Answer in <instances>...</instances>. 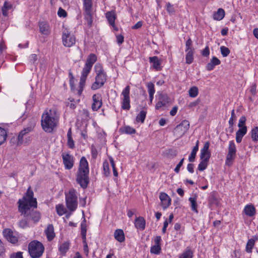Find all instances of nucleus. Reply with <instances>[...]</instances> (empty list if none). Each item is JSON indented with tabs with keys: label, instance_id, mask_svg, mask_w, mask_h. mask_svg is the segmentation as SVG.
<instances>
[{
	"label": "nucleus",
	"instance_id": "nucleus-1",
	"mask_svg": "<svg viewBox=\"0 0 258 258\" xmlns=\"http://www.w3.org/2000/svg\"><path fill=\"white\" fill-rule=\"evenodd\" d=\"M33 196V191L30 186L23 197L18 201V211L24 217L18 222V225L21 228L28 227L30 220L36 223L40 219L39 212L34 210L37 207V202L36 199Z\"/></svg>",
	"mask_w": 258,
	"mask_h": 258
},
{
	"label": "nucleus",
	"instance_id": "nucleus-2",
	"mask_svg": "<svg viewBox=\"0 0 258 258\" xmlns=\"http://www.w3.org/2000/svg\"><path fill=\"white\" fill-rule=\"evenodd\" d=\"M41 126L43 131L46 133H51L56 127L58 122V115L57 110L54 108L45 111L41 117Z\"/></svg>",
	"mask_w": 258,
	"mask_h": 258
},
{
	"label": "nucleus",
	"instance_id": "nucleus-3",
	"mask_svg": "<svg viewBox=\"0 0 258 258\" xmlns=\"http://www.w3.org/2000/svg\"><path fill=\"white\" fill-rule=\"evenodd\" d=\"M89 174L88 162L85 157H82L76 175V181L84 189L87 188L89 183Z\"/></svg>",
	"mask_w": 258,
	"mask_h": 258
},
{
	"label": "nucleus",
	"instance_id": "nucleus-4",
	"mask_svg": "<svg viewBox=\"0 0 258 258\" xmlns=\"http://www.w3.org/2000/svg\"><path fill=\"white\" fill-rule=\"evenodd\" d=\"M95 71L96 73L95 81L92 84L91 89L95 90L102 87L107 80V75L104 72L102 66L97 63L94 67Z\"/></svg>",
	"mask_w": 258,
	"mask_h": 258
},
{
	"label": "nucleus",
	"instance_id": "nucleus-5",
	"mask_svg": "<svg viewBox=\"0 0 258 258\" xmlns=\"http://www.w3.org/2000/svg\"><path fill=\"white\" fill-rule=\"evenodd\" d=\"M83 9L84 19L88 26L91 27L93 21V0H83Z\"/></svg>",
	"mask_w": 258,
	"mask_h": 258
},
{
	"label": "nucleus",
	"instance_id": "nucleus-6",
	"mask_svg": "<svg viewBox=\"0 0 258 258\" xmlns=\"http://www.w3.org/2000/svg\"><path fill=\"white\" fill-rule=\"evenodd\" d=\"M65 196L67 208L71 212L75 211L78 207V198L76 190L74 188H71L68 192L65 193Z\"/></svg>",
	"mask_w": 258,
	"mask_h": 258
},
{
	"label": "nucleus",
	"instance_id": "nucleus-7",
	"mask_svg": "<svg viewBox=\"0 0 258 258\" xmlns=\"http://www.w3.org/2000/svg\"><path fill=\"white\" fill-rule=\"evenodd\" d=\"M44 247L40 242L37 240L31 241L28 245V251L32 258H39L43 254Z\"/></svg>",
	"mask_w": 258,
	"mask_h": 258
},
{
	"label": "nucleus",
	"instance_id": "nucleus-8",
	"mask_svg": "<svg viewBox=\"0 0 258 258\" xmlns=\"http://www.w3.org/2000/svg\"><path fill=\"white\" fill-rule=\"evenodd\" d=\"M236 148L233 141H230L228 148V153L226 155L225 164L228 166H231L236 157Z\"/></svg>",
	"mask_w": 258,
	"mask_h": 258
},
{
	"label": "nucleus",
	"instance_id": "nucleus-9",
	"mask_svg": "<svg viewBox=\"0 0 258 258\" xmlns=\"http://www.w3.org/2000/svg\"><path fill=\"white\" fill-rule=\"evenodd\" d=\"M189 125V122L188 120H183L175 127L173 131L174 134L178 137L183 136L188 130Z\"/></svg>",
	"mask_w": 258,
	"mask_h": 258
},
{
	"label": "nucleus",
	"instance_id": "nucleus-10",
	"mask_svg": "<svg viewBox=\"0 0 258 258\" xmlns=\"http://www.w3.org/2000/svg\"><path fill=\"white\" fill-rule=\"evenodd\" d=\"M35 127V123H31L28 127L24 128L18 134L17 137V145L20 146L23 144H27L26 141H24V137L29 133L32 132Z\"/></svg>",
	"mask_w": 258,
	"mask_h": 258
},
{
	"label": "nucleus",
	"instance_id": "nucleus-11",
	"mask_svg": "<svg viewBox=\"0 0 258 258\" xmlns=\"http://www.w3.org/2000/svg\"><path fill=\"white\" fill-rule=\"evenodd\" d=\"M130 87L127 85L123 90L122 95L123 98L122 102V108L124 110H128L130 109Z\"/></svg>",
	"mask_w": 258,
	"mask_h": 258
},
{
	"label": "nucleus",
	"instance_id": "nucleus-12",
	"mask_svg": "<svg viewBox=\"0 0 258 258\" xmlns=\"http://www.w3.org/2000/svg\"><path fill=\"white\" fill-rule=\"evenodd\" d=\"M158 101L155 105L156 109H159L162 107L166 106L168 103L169 98L166 94L158 92Z\"/></svg>",
	"mask_w": 258,
	"mask_h": 258
},
{
	"label": "nucleus",
	"instance_id": "nucleus-13",
	"mask_svg": "<svg viewBox=\"0 0 258 258\" xmlns=\"http://www.w3.org/2000/svg\"><path fill=\"white\" fill-rule=\"evenodd\" d=\"M62 162L66 169H71L74 164V157L69 153H63L61 155Z\"/></svg>",
	"mask_w": 258,
	"mask_h": 258
},
{
	"label": "nucleus",
	"instance_id": "nucleus-14",
	"mask_svg": "<svg viewBox=\"0 0 258 258\" xmlns=\"http://www.w3.org/2000/svg\"><path fill=\"white\" fill-rule=\"evenodd\" d=\"M63 44L67 47H71L75 44L76 38L74 35H71L68 31L63 32L62 34Z\"/></svg>",
	"mask_w": 258,
	"mask_h": 258
},
{
	"label": "nucleus",
	"instance_id": "nucleus-15",
	"mask_svg": "<svg viewBox=\"0 0 258 258\" xmlns=\"http://www.w3.org/2000/svg\"><path fill=\"white\" fill-rule=\"evenodd\" d=\"M106 18L109 25L112 26L115 31H118V28L115 25V21L116 19V15L114 11H111L106 13Z\"/></svg>",
	"mask_w": 258,
	"mask_h": 258
},
{
	"label": "nucleus",
	"instance_id": "nucleus-16",
	"mask_svg": "<svg viewBox=\"0 0 258 258\" xmlns=\"http://www.w3.org/2000/svg\"><path fill=\"white\" fill-rule=\"evenodd\" d=\"M159 199L161 201V206L163 210L166 209L170 206L171 199L169 196L165 192H160L159 195Z\"/></svg>",
	"mask_w": 258,
	"mask_h": 258
},
{
	"label": "nucleus",
	"instance_id": "nucleus-17",
	"mask_svg": "<svg viewBox=\"0 0 258 258\" xmlns=\"http://www.w3.org/2000/svg\"><path fill=\"white\" fill-rule=\"evenodd\" d=\"M3 235L8 241L13 244L16 243L18 241L17 236L14 235V233L11 229L7 228L4 229Z\"/></svg>",
	"mask_w": 258,
	"mask_h": 258
},
{
	"label": "nucleus",
	"instance_id": "nucleus-18",
	"mask_svg": "<svg viewBox=\"0 0 258 258\" xmlns=\"http://www.w3.org/2000/svg\"><path fill=\"white\" fill-rule=\"evenodd\" d=\"M93 102L92 104V109L93 111L98 110L102 105V96L100 94H96L93 95Z\"/></svg>",
	"mask_w": 258,
	"mask_h": 258
},
{
	"label": "nucleus",
	"instance_id": "nucleus-19",
	"mask_svg": "<svg viewBox=\"0 0 258 258\" xmlns=\"http://www.w3.org/2000/svg\"><path fill=\"white\" fill-rule=\"evenodd\" d=\"M221 61L216 56H213L210 61L207 63L206 68L207 71H211L215 68V66L219 65Z\"/></svg>",
	"mask_w": 258,
	"mask_h": 258
},
{
	"label": "nucleus",
	"instance_id": "nucleus-20",
	"mask_svg": "<svg viewBox=\"0 0 258 258\" xmlns=\"http://www.w3.org/2000/svg\"><path fill=\"white\" fill-rule=\"evenodd\" d=\"M135 226L136 228L141 230L145 229L146 221L143 217H139L135 219Z\"/></svg>",
	"mask_w": 258,
	"mask_h": 258
},
{
	"label": "nucleus",
	"instance_id": "nucleus-21",
	"mask_svg": "<svg viewBox=\"0 0 258 258\" xmlns=\"http://www.w3.org/2000/svg\"><path fill=\"white\" fill-rule=\"evenodd\" d=\"M45 233L48 241H51L55 237L54 227L52 224H49L45 230Z\"/></svg>",
	"mask_w": 258,
	"mask_h": 258
},
{
	"label": "nucleus",
	"instance_id": "nucleus-22",
	"mask_svg": "<svg viewBox=\"0 0 258 258\" xmlns=\"http://www.w3.org/2000/svg\"><path fill=\"white\" fill-rule=\"evenodd\" d=\"M247 133V127H243L239 128L236 133V141L237 143H240L242 141V139L244 136Z\"/></svg>",
	"mask_w": 258,
	"mask_h": 258
},
{
	"label": "nucleus",
	"instance_id": "nucleus-23",
	"mask_svg": "<svg viewBox=\"0 0 258 258\" xmlns=\"http://www.w3.org/2000/svg\"><path fill=\"white\" fill-rule=\"evenodd\" d=\"M243 212L246 216L251 217L255 215L256 209L253 205H247L244 207Z\"/></svg>",
	"mask_w": 258,
	"mask_h": 258
},
{
	"label": "nucleus",
	"instance_id": "nucleus-24",
	"mask_svg": "<svg viewBox=\"0 0 258 258\" xmlns=\"http://www.w3.org/2000/svg\"><path fill=\"white\" fill-rule=\"evenodd\" d=\"M115 239L119 242H122L125 240L123 231L122 229H117L114 233Z\"/></svg>",
	"mask_w": 258,
	"mask_h": 258
},
{
	"label": "nucleus",
	"instance_id": "nucleus-25",
	"mask_svg": "<svg viewBox=\"0 0 258 258\" xmlns=\"http://www.w3.org/2000/svg\"><path fill=\"white\" fill-rule=\"evenodd\" d=\"M39 29L40 32L44 35H48L50 33V29L48 24L42 22L39 23Z\"/></svg>",
	"mask_w": 258,
	"mask_h": 258
},
{
	"label": "nucleus",
	"instance_id": "nucleus-26",
	"mask_svg": "<svg viewBox=\"0 0 258 258\" xmlns=\"http://www.w3.org/2000/svg\"><path fill=\"white\" fill-rule=\"evenodd\" d=\"M258 240V238L256 236L254 237V238H251L248 239L246 245L245 250L248 253H251L252 249L255 244V241Z\"/></svg>",
	"mask_w": 258,
	"mask_h": 258
},
{
	"label": "nucleus",
	"instance_id": "nucleus-27",
	"mask_svg": "<svg viewBox=\"0 0 258 258\" xmlns=\"http://www.w3.org/2000/svg\"><path fill=\"white\" fill-rule=\"evenodd\" d=\"M225 16V11L222 8H219L217 12L213 14V19L215 20L220 21L223 19Z\"/></svg>",
	"mask_w": 258,
	"mask_h": 258
},
{
	"label": "nucleus",
	"instance_id": "nucleus-28",
	"mask_svg": "<svg viewBox=\"0 0 258 258\" xmlns=\"http://www.w3.org/2000/svg\"><path fill=\"white\" fill-rule=\"evenodd\" d=\"M199 141L198 140L196 142V146L192 149L190 155L188 158V160L190 162H194L195 160L197 153L199 150Z\"/></svg>",
	"mask_w": 258,
	"mask_h": 258
},
{
	"label": "nucleus",
	"instance_id": "nucleus-29",
	"mask_svg": "<svg viewBox=\"0 0 258 258\" xmlns=\"http://www.w3.org/2000/svg\"><path fill=\"white\" fill-rule=\"evenodd\" d=\"M150 62L153 63V67L158 71L160 69L161 62L156 56L150 57L149 58Z\"/></svg>",
	"mask_w": 258,
	"mask_h": 258
},
{
	"label": "nucleus",
	"instance_id": "nucleus-30",
	"mask_svg": "<svg viewBox=\"0 0 258 258\" xmlns=\"http://www.w3.org/2000/svg\"><path fill=\"white\" fill-rule=\"evenodd\" d=\"M193 252L189 247H186L185 250L179 255L178 258H192Z\"/></svg>",
	"mask_w": 258,
	"mask_h": 258
},
{
	"label": "nucleus",
	"instance_id": "nucleus-31",
	"mask_svg": "<svg viewBox=\"0 0 258 258\" xmlns=\"http://www.w3.org/2000/svg\"><path fill=\"white\" fill-rule=\"evenodd\" d=\"M70 242H64L59 247V251L61 255H64L70 248Z\"/></svg>",
	"mask_w": 258,
	"mask_h": 258
},
{
	"label": "nucleus",
	"instance_id": "nucleus-32",
	"mask_svg": "<svg viewBox=\"0 0 258 258\" xmlns=\"http://www.w3.org/2000/svg\"><path fill=\"white\" fill-rule=\"evenodd\" d=\"M12 8V5L8 2L4 3L2 8V13L4 16L7 17L8 15V11Z\"/></svg>",
	"mask_w": 258,
	"mask_h": 258
},
{
	"label": "nucleus",
	"instance_id": "nucleus-33",
	"mask_svg": "<svg viewBox=\"0 0 258 258\" xmlns=\"http://www.w3.org/2000/svg\"><path fill=\"white\" fill-rule=\"evenodd\" d=\"M81 234L82 240L86 239L87 226L86 220L84 219L81 224Z\"/></svg>",
	"mask_w": 258,
	"mask_h": 258
},
{
	"label": "nucleus",
	"instance_id": "nucleus-34",
	"mask_svg": "<svg viewBox=\"0 0 258 258\" xmlns=\"http://www.w3.org/2000/svg\"><path fill=\"white\" fill-rule=\"evenodd\" d=\"M97 61V56L94 53H91L87 57L86 64L92 67L93 64Z\"/></svg>",
	"mask_w": 258,
	"mask_h": 258
},
{
	"label": "nucleus",
	"instance_id": "nucleus-35",
	"mask_svg": "<svg viewBox=\"0 0 258 258\" xmlns=\"http://www.w3.org/2000/svg\"><path fill=\"white\" fill-rule=\"evenodd\" d=\"M147 114V111L145 110H141L140 113L136 116V121L138 122H141L143 123L145 121Z\"/></svg>",
	"mask_w": 258,
	"mask_h": 258
},
{
	"label": "nucleus",
	"instance_id": "nucleus-36",
	"mask_svg": "<svg viewBox=\"0 0 258 258\" xmlns=\"http://www.w3.org/2000/svg\"><path fill=\"white\" fill-rule=\"evenodd\" d=\"M251 138L252 141L257 142L258 141V127L253 128L250 132Z\"/></svg>",
	"mask_w": 258,
	"mask_h": 258
},
{
	"label": "nucleus",
	"instance_id": "nucleus-37",
	"mask_svg": "<svg viewBox=\"0 0 258 258\" xmlns=\"http://www.w3.org/2000/svg\"><path fill=\"white\" fill-rule=\"evenodd\" d=\"M120 130L122 133L126 134H133L136 133V130L130 126L126 125L123 127L120 128Z\"/></svg>",
	"mask_w": 258,
	"mask_h": 258
},
{
	"label": "nucleus",
	"instance_id": "nucleus-38",
	"mask_svg": "<svg viewBox=\"0 0 258 258\" xmlns=\"http://www.w3.org/2000/svg\"><path fill=\"white\" fill-rule=\"evenodd\" d=\"M186 56H185V59H186V63L187 64H190L194 60V50H190V51H187Z\"/></svg>",
	"mask_w": 258,
	"mask_h": 258
},
{
	"label": "nucleus",
	"instance_id": "nucleus-39",
	"mask_svg": "<svg viewBox=\"0 0 258 258\" xmlns=\"http://www.w3.org/2000/svg\"><path fill=\"white\" fill-rule=\"evenodd\" d=\"M7 138V131L3 128L0 127V145H2L6 141Z\"/></svg>",
	"mask_w": 258,
	"mask_h": 258
},
{
	"label": "nucleus",
	"instance_id": "nucleus-40",
	"mask_svg": "<svg viewBox=\"0 0 258 258\" xmlns=\"http://www.w3.org/2000/svg\"><path fill=\"white\" fill-rule=\"evenodd\" d=\"M56 211L59 216H62L66 213L67 211L62 204L57 205L55 207Z\"/></svg>",
	"mask_w": 258,
	"mask_h": 258
},
{
	"label": "nucleus",
	"instance_id": "nucleus-41",
	"mask_svg": "<svg viewBox=\"0 0 258 258\" xmlns=\"http://www.w3.org/2000/svg\"><path fill=\"white\" fill-rule=\"evenodd\" d=\"M189 201L191 204V208L192 211L198 213V211L197 210L198 205L197 203V199L196 198L190 197L189 198Z\"/></svg>",
	"mask_w": 258,
	"mask_h": 258
},
{
	"label": "nucleus",
	"instance_id": "nucleus-42",
	"mask_svg": "<svg viewBox=\"0 0 258 258\" xmlns=\"http://www.w3.org/2000/svg\"><path fill=\"white\" fill-rule=\"evenodd\" d=\"M165 154L167 158H173L177 156V152L176 150L170 149L166 150Z\"/></svg>",
	"mask_w": 258,
	"mask_h": 258
},
{
	"label": "nucleus",
	"instance_id": "nucleus-43",
	"mask_svg": "<svg viewBox=\"0 0 258 258\" xmlns=\"http://www.w3.org/2000/svg\"><path fill=\"white\" fill-rule=\"evenodd\" d=\"M209 203L210 205H217L218 203V199L217 198L215 193L212 192L208 199Z\"/></svg>",
	"mask_w": 258,
	"mask_h": 258
},
{
	"label": "nucleus",
	"instance_id": "nucleus-44",
	"mask_svg": "<svg viewBox=\"0 0 258 258\" xmlns=\"http://www.w3.org/2000/svg\"><path fill=\"white\" fill-rule=\"evenodd\" d=\"M92 67L90 66V65L86 64L85 63V66L84 68L83 69V71L81 73V76H83V78L84 77H87L88 74L90 72Z\"/></svg>",
	"mask_w": 258,
	"mask_h": 258
},
{
	"label": "nucleus",
	"instance_id": "nucleus-45",
	"mask_svg": "<svg viewBox=\"0 0 258 258\" xmlns=\"http://www.w3.org/2000/svg\"><path fill=\"white\" fill-rule=\"evenodd\" d=\"M104 174L105 176H108L110 175V169L109 163L107 160L103 162V163Z\"/></svg>",
	"mask_w": 258,
	"mask_h": 258
},
{
	"label": "nucleus",
	"instance_id": "nucleus-46",
	"mask_svg": "<svg viewBox=\"0 0 258 258\" xmlns=\"http://www.w3.org/2000/svg\"><path fill=\"white\" fill-rule=\"evenodd\" d=\"M198 89L197 87H192L189 90L188 93L190 97L194 98L198 95Z\"/></svg>",
	"mask_w": 258,
	"mask_h": 258
},
{
	"label": "nucleus",
	"instance_id": "nucleus-47",
	"mask_svg": "<svg viewBox=\"0 0 258 258\" xmlns=\"http://www.w3.org/2000/svg\"><path fill=\"white\" fill-rule=\"evenodd\" d=\"M161 245H153L151 247L150 252L151 253L159 254L161 252Z\"/></svg>",
	"mask_w": 258,
	"mask_h": 258
},
{
	"label": "nucleus",
	"instance_id": "nucleus-48",
	"mask_svg": "<svg viewBox=\"0 0 258 258\" xmlns=\"http://www.w3.org/2000/svg\"><path fill=\"white\" fill-rule=\"evenodd\" d=\"M208 162H208V161L202 160L198 165V170L200 171H201L205 170L208 166Z\"/></svg>",
	"mask_w": 258,
	"mask_h": 258
},
{
	"label": "nucleus",
	"instance_id": "nucleus-49",
	"mask_svg": "<svg viewBox=\"0 0 258 258\" xmlns=\"http://www.w3.org/2000/svg\"><path fill=\"white\" fill-rule=\"evenodd\" d=\"M192 42L191 39L189 38L188 40L186 41L185 43V51L194 50V49L192 47Z\"/></svg>",
	"mask_w": 258,
	"mask_h": 258
},
{
	"label": "nucleus",
	"instance_id": "nucleus-50",
	"mask_svg": "<svg viewBox=\"0 0 258 258\" xmlns=\"http://www.w3.org/2000/svg\"><path fill=\"white\" fill-rule=\"evenodd\" d=\"M220 50L221 53L223 57L227 56L230 52L229 48L224 46H222L220 47Z\"/></svg>",
	"mask_w": 258,
	"mask_h": 258
},
{
	"label": "nucleus",
	"instance_id": "nucleus-51",
	"mask_svg": "<svg viewBox=\"0 0 258 258\" xmlns=\"http://www.w3.org/2000/svg\"><path fill=\"white\" fill-rule=\"evenodd\" d=\"M109 161H110L111 165L112 167L113 175L114 176L117 177L118 176V173H117L116 168L115 167V163L114 162L113 159L111 157H110L109 158Z\"/></svg>",
	"mask_w": 258,
	"mask_h": 258
},
{
	"label": "nucleus",
	"instance_id": "nucleus-52",
	"mask_svg": "<svg viewBox=\"0 0 258 258\" xmlns=\"http://www.w3.org/2000/svg\"><path fill=\"white\" fill-rule=\"evenodd\" d=\"M211 157V153H204V154H200V159L201 160L205 161H209V159Z\"/></svg>",
	"mask_w": 258,
	"mask_h": 258
},
{
	"label": "nucleus",
	"instance_id": "nucleus-53",
	"mask_svg": "<svg viewBox=\"0 0 258 258\" xmlns=\"http://www.w3.org/2000/svg\"><path fill=\"white\" fill-rule=\"evenodd\" d=\"M147 88L148 90L149 94H154L155 90L154 88V85L151 82L147 84Z\"/></svg>",
	"mask_w": 258,
	"mask_h": 258
},
{
	"label": "nucleus",
	"instance_id": "nucleus-54",
	"mask_svg": "<svg viewBox=\"0 0 258 258\" xmlns=\"http://www.w3.org/2000/svg\"><path fill=\"white\" fill-rule=\"evenodd\" d=\"M68 100H69V101L66 102L67 106L69 107L71 109H75L76 107V105L74 103V99L70 98L68 99Z\"/></svg>",
	"mask_w": 258,
	"mask_h": 258
},
{
	"label": "nucleus",
	"instance_id": "nucleus-55",
	"mask_svg": "<svg viewBox=\"0 0 258 258\" xmlns=\"http://www.w3.org/2000/svg\"><path fill=\"white\" fill-rule=\"evenodd\" d=\"M38 60L37 55L36 54H32L29 56V62L31 64H37V61Z\"/></svg>",
	"mask_w": 258,
	"mask_h": 258
},
{
	"label": "nucleus",
	"instance_id": "nucleus-56",
	"mask_svg": "<svg viewBox=\"0 0 258 258\" xmlns=\"http://www.w3.org/2000/svg\"><path fill=\"white\" fill-rule=\"evenodd\" d=\"M246 117L244 116H242L239 120V122L238 124V126L239 128L246 127L245 125V123L246 122Z\"/></svg>",
	"mask_w": 258,
	"mask_h": 258
},
{
	"label": "nucleus",
	"instance_id": "nucleus-57",
	"mask_svg": "<svg viewBox=\"0 0 258 258\" xmlns=\"http://www.w3.org/2000/svg\"><path fill=\"white\" fill-rule=\"evenodd\" d=\"M209 146L210 143L209 142H206L205 143L203 148L201 150V154H204V153L210 152L209 150Z\"/></svg>",
	"mask_w": 258,
	"mask_h": 258
},
{
	"label": "nucleus",
	"instance_id": "nucleus-58",
	"mask_svg": "<svg viewBox=\"0 0 258 258\" xmlns=\"http://www.w3.org/2000/svg\"><path fill=\"white\" fill-rule=\"evenodd\" d=\"M235 118H236V116H235V112H234V109H233L231 111V117L230 118L229 122H228L229 125H230V126L233 125L234 120L235 119Z\"/></svg>",
	"mask_w": 258,
	"mask_h": 258
},
{
	"label": "nucleus",
	"instance_id": "nucleus-59",
	"mask_svg": "<svg viewBox=\"0 0 258 258\" xmlns=\"http://www.w3.org/2000/svg\"><path fill=\"white\" fill-rule=\"evenodd\" d=\"M57 15L60 17L65 18L67 16V13L64 10L59 8L57 12Z\"/></svg>",
	"mask_w": 258,
	"mask_h": 258
},
{
	"label": "nucleus",
	"instance_id": "nucleus-60",
	"mask_svg": "<svg viewBox=\"0 0 258 258\" xmlns=\"http://www.w3.org/2000/svg\"><path fill=\"white\" fill-rule=\"evenodd\" d=\"M23 252L19 251L17 252H14L10 255V258H23Z\"/></svg>",
	"mask_w": 258,
	"mask_h": 258
},
{
	"label": "nucleus",
	"instance_id": "nucleus-61",
	"mask_svg": "<svg viewBox=\"0 0 258 258\" xmlns=\"http://www.w3.org/2000/svg\"><path fill=\"white\" fill-rule=\"evenodd\" d=\"M6 252V248L4 244L0 239V256H3Z\"/></svg>",
	"mask_w": 258,
	"mask_h": 258
},
{
	"label": "nucleus",
	"instance_id": "nucleus-62",
	"mask_svg": "<svg viewBox=\"0 0 258 258\" xmlns=\"http://www.w3.org/2000/svg\"><path fill=\"white\" fill-rule=\"evenodd\" d=\"M91 155L92 158L94 159L97 158L98 155L97 150L93 145L91 147Z\"/></svg>",
	"mask_w": 258,
	"mask_h": 258
},
{
	"label": "nucleus",
	"instance_id": "nucleus-63",
	"mask_svg": "<svg viewBox=\"0 0 258 258\" xmlns=\"http://www.w3.org/2000/svg\"><path fill=\"white\" fill-rule=\"evenodd\" d=\"M67 144L68 147L71 149H73L75 147V144L72 137L68 138Z\"/></svg>",
	"mask_w": 258,
	"mask_h": 258
},
{
	"label": "nucleus",
	"instance_id": "nucleus-64",
	"mask_svg": "<svg viewBox=\"0 0 258 258\" xmlns=\"http://www.w3.org/2000/svg\"><path fill=\"white\" fill-rule=\"evenodd\" d=\"M183 161H184V158H182L180 161L178 163V164L176 165V167L174 169V171L178 173L179 172V170H180V167L182 166V165H183Z\"/></svg>",
	"mask_w": 258,
	"mask_h": 258
}]
</instances>
